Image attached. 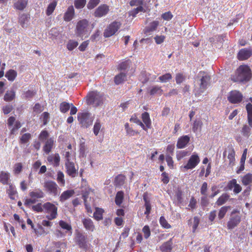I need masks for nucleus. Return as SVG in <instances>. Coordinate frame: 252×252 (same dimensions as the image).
I'll return each instance as SVG.
<instances>
[{"mask_svg": "<svg viewBox=\"0 0 252 252\" xmlns=\"http://www.w3.org/2000/svg\"><path fill=\"white\" fill-rule=\"evenodd\" d=\"M86 103L88 105L97 107L102 105L106 100L104 94L97 91L89 92L86 97Z\"/></svg>", "mask_w": 252, "mask_h": 252, "instance_id": "f257e3e1", "label": "nucleus"}, {"mask_svg": "<svg viewBox=\"0 0 252 252\" xmlns=\"http://www.w3.org/2000/svg\"><path fill=\"white\" fill-rule=\"evenodd\" d=\"M211 77L207 73L200 71L198 74L195 81L199 85L198 90L195 93V95H200L204 93L210 84Z\"/></svg>", "mask_w": 252, "mask_h": 252, "instance_id": "f03ea898", "label": "nucleus"}, {"mask_svg": "<svg viewBox=\"0 0 252 252\" xmlns=\"http://www.w3.org/2000/svg\"><path fill=\"white\" fill-rule=\"evenodd\" d=\"M251 76L250 68L247 65H241L237 70V78L235 81H248Z\"/></svg>", "mask_w": 252, "mask_h": 252, "instance_id": "7ed1b4c3", "label": "nucleus"}, {"mask_svg": "<svg viewBox=\"0 0 252 252\" xmlns=\"http://www.w3.org/2000/svg\"><path fill=\"white\" fill-rule=\"evenodd\" d=\"M89 21L85 19L79 20L76 24L75 28V34L77 36L83 37L88 34L89 27Z\"/></svg>", "mask_w": 252, "mask_h": 252, "instance_id": "20e7f679", "label": "nucleus"}, {"mask_svg": "<svg viewBox=\"0 0 252 252\" xmlns=\"http://www.w3.org/2000/svg\"><path fill=\"white\" fill-rule=\"evenodd\" d=\"M43 207L44 209L43 212L49 214L46 216V218L49 220H52L57 218L58 208L55 205L47 202L43 204Z\"/></svg>", "mask_w": 252, "mask_h": 252, "instance_id": "39448f33", "label": "nucleus"}, {"mask_svg": "<svg viewBox=\"0 0 252 252\" xmlns=\"http://www.w3.org/2000/svg\"><path fill=\"white\" fill-rule=\"evenodd\" d=\"M77 118L81 126L86 128L91 126L93 122V118L89 112L78 113Z\"/></svg>", "mask_w": 252, "mask_h": 252, "instance_id": "423d86ee", "label": "nucleus"}, {"mask_svg": "<svg viewBox=\"0 0 252 252\" xmlns=\"http://www.w3.org/2000/svg\"><path fill=\"white\" fill-rule=\"evenodd\" d=\"M75 242L80 248L83 249L86 252L88 250L89 243L87 236L80 232L77 233Z\"/></svg>", "mask_w": 252, "mask_h": 252, "instance_id": "0eeeda50", "label": "nucleus"}, {"mask_svg": "<svg viewBox=\"0 0 252 252\" xmlns=\"http://www.w3.org/2000/svg\"><path fill=\"white\" fill-rule=\"evenodd\" d=\"M43 187L49 194L53 196H57L58 194L59 188L55 182L53 181H45L44 183Z\"/></svg>", "mask_w": 252, "mask_h": 252, "instance_id": "6e6552de", "label": "nucleus"}, {"mask_svg": "<svg viewBox=\"0 0 252 252\" xmlns=\"http://www.w3.org/2000/svg\"><path fill=\"white\" fill-rule=\"evenodd\" d=\"M238 211L237 210H233L231 214V218L227 223V227L229 229H232L236 227L241 221V217L238 215H236Z\"/></svg>", "mask_w": 252, "mask_h": 252, "instance_id": "1a4fd4ad", "label": "nucleus"}, {"mask_svg": "<svg viewBox=\"0 0 252 252\" xmlns=\"http://www.w3.org/2000/svg\"><path fill=\"white\" fill-rule=\"evenodd\" d=\"M65 167L67 174L72 177L75 178L77 176L78 174V168H76L75 164L72 161H65Z\"/></svg>", "mask_w": 252, "mask_h": 252, "instance_id": "9d476101", "label": "nucleus"}, {"mask_svg": "<svg viewBox=\"0 0 252 252\" xmlns=\"http://www.w3.org/2000/svg\"><path fill=\"white\" fill-rule=\"evenodd\" d=\"M242 98V94L236 90L231 91L227 97L228 100L232 103H239L241 101Z\"/></svg>", "mask_w": 252, "mask_h": 252, "instance_id": "9b49d317", "label": "nucleus"}, {"mask_svg": "<svg viewBox=\"0 0 252 252\" xmlns=\"http://www.w3.org/2000/svg\"><path fill=\"white\" fill-rule=\"evenodd\" d=\"M200 159L197 154H193L189 158L188 163L184 166V168L187 169H191L194 168L199 162Z\"/></svg>", "mask_w": 252, "mask_h": 252, "instance_id": "f8f14e48", "label": "nucleus"}, {"mask_svg": "<svg viewBox=\"0 0 252 252\" xmlns=\"http://www.w3.org/2000/svg\"><path fill=\"white\" fill-rule=\"evenodd\" d=\"M109 10V6L106 4H101L95 9L94 15L95 17H101L105 15L108 12Z\"/></svg>", "mask_w": 252, "mask_h": 252, "instance_id": "ddd939ff", "label": "nucleus"}, {"mask_svg": "<svg viewBox=\"0 0 252 252\" xmlns=\"http://www.w3.org/2000/svg\"><path fill=\"white\" fill-rule=\"evenodd\" d=\"M74 8L72 5H70L68 7L66 11L64 13L63 20L65 22H69L74 18Z\"/></svg>", "mask_w": 252, "mask_h": 252, "instance_id": "4468645a", "label": "nucleus"}, {"mask_svg": "<svg viewBox=\"0 0 252 252\" xmlns=\"http://www.w3.org/2000/svg\"><path fill=\"white\" fill-rule=\"evenodd\" d=\"M252 55V51L248 49H242L238 54V59L239 60H245L248 59Z\"/></svg>", "mask_w": 252, "mask_h": 252, "instance_id": "2eb2a0df", "label": "nucleus"}, {"mask_svg": "<svg viewBox=\"0 0 252 252\" xmlns=\"http://www.w3.org/2000/svg\"><path fill=\"white\" fill-rule=\"evenodd\" d=\"M54 138L51 137L48 138L45 142V144L43 147V151L46 154H49L53 149L54 145Z\"/></svg>", "mask_w": 252, "mask_h": 252, "instance_id": "dca6fc26", "label": "nucleus"}, {"mask_svg": "<svg viewBox=\"0 0 252 252\" xmlns=\"http://www.w3.org/2000/svg\"><path fill=\"white\" fill-rule=\"evenodd\" d=\"M29 196L31 198H33L35 200L42 198L45 196V193L40 189H35L29 192Z\"/></svg>", "mask_w": 252, "mask_h": 252, "instance_id": "f3484780", "label": "nucleus"}, {"mask_svg": "<svg viewBox=\"0 0 252 252\" xmlns=\"http://www.w3.org/2000/svg\"><path fill=\"white\" fill-rule=\"evenodd\" d=\"M190 141V138L188 135H185L180 137L177 143V147L178 149L185 148Z\"/></svg>", "mask_w": 252, "mask_h": 252, "instance_id": "a211bd4d", "label": "nucleus"}, {"mask_svg": "<svg viewBox=\"0 0 252 252\" xmlns=\"http://www.w3.org/2000/svg\"><path fill=\"white\" fill-rule=\"evenodd\" d=\"M83 226L87 230L93 232L95 229V226L93 220L90 218H85L82 220Z\"/></svg>", "mask_w": 252, "mask_h": 252, "instance_id": "6ab92c4d", "label": "nucleus"}, {"mask_svg": "<svg viewBox=\"0 0 252 252\" xmlns=\"http://www.w3.org/2000/svg\"><path fill=\"white\" fill-rule=\"evenodd\" d=\"M8 185L9 187L6 189V193L11 199L14 200L15 199L16 195L17 193L15 187L10 183Z\"/></svg>", "mask_w": 252, "mask_h": 252, "instance_id": "aec40b11", "label": "nucleus"}, {"mask_svg": "<svg viewBox=\"0 0 252 252\" xmlns=\"http://www.w3.org/2000/svg\"><path fill=\"white\" fill-rule=\"evenodd\" d=\"M48 161L51 163L54 166L57 167L60 164V157L59 154L57 153L54 155L50 156L47 158Z\"/></svg>", "mask_w": 252, "mask_h": 252, "instance_id": "412c9836", "label": "nucleus"}, {"mask_svg": "<svg viewBox=\"0 0 252 252\" xmlns=\"http://www.w3.org/2000/svg\"><path fill=\"white\" fill-rule=\"evenodd\" d=\"M126 179V178L124 175L122 174L118 175L115 178L114 182V186L116 188H120L125 184Z\"/></svg>", "mask_w": 252, "mask_h": 252, "instance_id": "4be33fe9", "label": "nucleus"}, {"mask_svg": "<svg viewBox=\"0 0 252 252\" xmlns=\"http://www.w3.org/2000/svg\"><path fill=\"white\" fill-rule=\"evenodd\" d=\"M124 199V192L121 190L117 192L115 198V203L119 207H122V203Z\"/></svg>", "mask_w": 252, "mask_h": 252, "instance_id": "5701e85b", "label": "nucleus"}, {"mask_svg": "<svg viewBox=\"0 0 252 252\" xmlns=\"http://www.w3.org/2000/svg\"><path fill=\"white\" fill-rule=\"evenodd\" d=\"M75 192L73 189L67 190L63 191L60 197V200L63 202L73 195Z\"/></svg>", "mask_w": 252, "mask_h": 252, "instance_id": "b1692460", "label": "nucleus"}, {"mask_svg": "<svg viewBox=\"0 0 252 252\" xmlns=\"http://www.w3.org/2000/svg\"><path fill=\"white\" fill-rule=\"evenodd\" d=\"M126 80V74L124 72H121L114 78V82L116 85L123 83Z\"/></svg>", "mask_w": 252, "mask_h": 252, "instance_id": "393cba45", "label": "nucleus"}, {"mask_svg": "<svg viewBox=\"0 0 252 252\" xmlns=\"http://www.w3.org/2000/svg\"><path fill=\"white\" fill-rule=\"evenodd\" d=\"M10 179L9 173L4 171H1L0 173V182L4 185H8Z\"/></svg>", "mask_w": 252, "mask_h": 252, "instance_id": "a878e982", "label": "nucleus"}, {"mask_svg": "<svg viewBox=\"0 0 252 252\" xmlns=\"http://www.w3.org/2000/svg\"><path fill=\"white\" fill-rule=\"evenodd\" d=\"M242 183L244 186H252V174L248 173L242 177Z\"/></svg>", "mask_w": 252, "mask_h": 252, "instance_id": "bb28decb", "label": "nucleus"}, {"mask_svg": "<svg viewBox=\"0 0 252 252\" xmlns=\"http://www.w3.org/2000/svg\"><path fill=\"white\" fill-rule=\"evenodd\" d=\"M95 211L94 213L93 217L96 220H100L103 219V214L104 210L102 208L96 207Z\"/></svg>", "mask_w": 252, "mask_h": 252, "instance_id": "cd10ccee", "label": "nucleus"}, {"mask_svg": "<svg viewBox=\"0 0 252 252\" xmlns=\"http://www.w3.org/2000/svg\"><path fill=\"white\" fill-rule=\"evenodd\" d=\"M172 242L170 240L166 242L163 243L160 247V250L162 252H171L172 250Z\"/></svg>", "mask_w": 252, "mask_h": 252, "instance_id": "c85d7f7f", "label": "nucleus"}, {"mask_svg": "<svg viewBox=\"0 0 252 252\" xmlns=\"http://www.w3.org/2000/svg\"><path fill=\"white\" fill-rule=\"evenodd\" d=\"M28 0H18L14 4V7L20 10H23L27 6Z\"/></svg>", "mask_w": 252, "mask_h": 252, "instance_id": "c756f323", "label": "nucleus"}, {"mask_svg": "<svg viewBox=\"0 0 252 252\" xmlns=\"http://www.w3.org/2000/svg\"><path fill=\"white\" fill-rule=\"evenodd\" d=\"M246 107L248 113V124L252 127V104L249 103Z\"/></svg>", "mask_w": 252, "mask_h": 252, "instance_id": "7c9ffc66", "label": "nucleus"}, {"mask_svg": "<svg viewBox=\"0 0 252 252\" xmlns=\"http://www.w3.org/2000/svg\"><path fill=\"white\" fill-rule=\"evenodd\" d=\"M142 118L143 122L146 125L145 127L147 130V128H150L151 126V120L149 113L146 112L143 113L142 115Z\"/></svg>", "mask_w": 252, "mask_h": 252, "instance_id": "2f4dec72", "label": "nucleus"}, {"mask_svg": "<svg viewBox=\"0 0 252 252\" xmlns=\"http://www.w3.org/2000/svg\"><path fill=\"white\" fill-rule=\"evenodd\" d=\"M32 138V134L30 133L23 134L19 139V143L25 144L28 143Z\"/></svg>", "mask_w": 252, "mask_h": 252, "instance_id": "473e14b6", "label": "nucleus"}, {"mask_svg": "<svg viewBox=\"0 0 252 252\" xmlns=\"http://www.w3.org/2000/svg\"><path fill=\"white\" fill-rule=\"evenodd\" d=\"M15 97V92L13 90L8 91L4 96V100L5 101H11Z\"/></svg>", "mask_w": 252, "mask_h": 252, "instance_id": "72a5a7b5", "label": "nucleus"}, {"mask_svg": "<svg viewBox=\"0 0 252 252\" xmlns=\"http://www.w3.org/2000/svg\"><path fill=\"white\" fill-rule=\"evenodd\" d=\"M57 5V2L56 1H53L48 5L46 10V14L47 16H50L53 13Z\"/></svg>", "mask_w": 252, "mask_h": 252, "instance_id": "f704fd0d", "label": "nucleus"}, {"mask_svg": "<svg viewBox=\"0 0 252 252\" xmlns=\"http://www.w3.org/2000/svg\"><path fill=\"white\" fill-rule=\"evenodd\" d=\"M17 75V73L15 70L10 69L6 73L5 76L9 81H13L16 78Z\"/></svg>", "mask_w": 252, "mask_h": 252, "instance_id": "c9c22d12", "label": "nucleus"}, {"mask_svg": "<svg viewBox=\"0 0 252 252\" xmlns=\"http://www.w3.org/2000/svg\"><path fill=\"white\" fill-rule=\"evenodd\" d=\"M229 198V195L226 193H223L218 198L216 203L218 206H221L224 204L228 200Z\"/></svg>", "mask_w": 252, "mask_h": 252, "instance_id": "e433bc0d", "label": "nucleus"}, {"mask_svg": "<svg viewBox=\"0 0 252 252\" xmlns=\"http://www.w3.org/2000/svg\"><path fill=\"white\" fill-rule=\"evenodd\" d=\"M70 108V104L65 101L62 102L60 105V110L63 113H66Z\"/></svg>", "mask_w": 252, "mask_h": 252, "instance_id": "4c0bfd02", "label": "nucleus"}, {"mask_svg": "<svg viewBox=\"0 0 252 252\" xmlns=\"http://www.w3.org/2000/svg\"><path fill=\"white\" fill-rule=\"evenodd\" d=\"M59 224L62 229L70 231L71 233H72V227L70 224L67 223L66 222L63 220H60L59 222Z\"/></svg>", "mask_w": 252, "mask_h": 252, "instance_id": "58836bf2", "label": "nucleus"}, {"mask_svg": "<svg viewBox=\"0 0 252 252\" xmlns=\"http://www.w3.org/2000/svg\"><path fill=\"white\" fill-rule=\"evenodd\" d=\"M250 126H248L247 125H245L243 126L242 130L241 133L245 137H248L251 134V128H250Z\"/></svg>", "mask_w": 252, "mask_h": 252, "instance_id": "ea45409f", "label": "nucleus"}, {"mask_svg": "<svg viewBox=\"0 0 252 252\" xmlns=\"http://www.w3.org/2000/svg\"><path fill=\"white\" fill-rule=\"evenodd\" d=\"M86 4V0H75L74 4L75 7L77 9L83 8Z\"/></svg>", "mask_w": 252, "mask_h": 252, "instance_id": "a19ab883", "label": "nucleus"}, {"mask_svg": "<svg viewBox=\"0 0 252 252\" xmlns=\"http://www.w3.org/2000/svg\"><path fill=\"white\" fill-rule=\"evenodd\" d=\"M230 206H223L219 210L218 214V218L221 220L224 217L227 211L230 209Z\"/></svg>", "mask_w": 252, "mask_h": 252, "instance_id": "79ce46f5", "label": "nucleus"}, {"mask_svg": "<svg viewBox=\"0 0 252 252\" xmlns=\"http://www.w3.org/2000/svg\"><path fill=\"white\" fill-rule=\"evenodd\" d=\"M36 94V92L35 91H31L29 90L24 92L23 94V98L25 99L32 98Z\"/></svg>", "mask_w": 252, "mask_h": 252, "instance_id": "37998d69", "label": "nucleus"}, {"mask_svg": "<svg viewBox=\"0 0 252 252\" xmlns=\"http://www.w3.org/2000/svg\"><path fill=\"white\" fill-rule=\"evenodd\" d=\"M78 45L77 41L73 40H69L67 44L66 48L69 51H72Z\"/></svg>", "mask_w": 252, "mask_h": 252, "instance_id": "c03bdc74", "label": "nucleus"}, {"mask_svg": "<svg viewBox=\"0 0 252 252\" xmlns=\"http://www.w3.org/2000/svg\"><path fill=\"white\" fill-rule=\"evenodd\" d=\"M143 199L145 201V207L146 208V211L145 214L148 216L150 213L151 210V206L150 201L148 200L145 195H144Z\"/></svg>", "mask_w": 252, "mask_h": 252, "instance_id": "a18cd8bd", "label": "nucleus"}, {"mask_svg": "<svg viewBox=\"0 0 252 252\" xmlns=\"http://www.w3.org/2000/svg\"><path fill=\"white\" fill-rule=\"evenodd\" d=\"M29 18L30 16L29 15L23 14L21 15L19 17V23L22 26V27H24L26 22L28 21Z\"/></svg>", "mask_w": 252, "mask_h": 252, "instance_id": "49530a36", "label": "nucleus"}, {"mask_svg": "<svg viewBox=\"0 0 252 252\" xmlns=\"http://www.w3.org/2000/svg\"><path fill=\"white\" fill-rule=\"evenodd\" d=\"M121 26V24L119 22H114L111 24V35L115 33Z\"/></svg>", "mask_w": 252, "mask_h": 252, "instance_id": "de8ad7c7", "label": "nucleus"}, {"mask_svg": "<svg viewBox=\"0 0 252 252\" xmlns=\"http://www.w3.org/2000/svg\"><path fill=\"white\" fill-rule=\"evenodd\" d=\"M23 165L22 163H16L14 165L13 173L15 175L20 174L22 171Z\"/></svg>", "mask_w": 252, "mask_h": 252, "instance_id": "09e8293b", "label": "nucleus"}, {"mask_svg": "<svg viewBox=\"0 0 252 252\" xmlns=\"http://www.w3.org/2000/svg\"><path fill=\"white\" fill-rule=\"evenodd\" d=\"M100 2V0H89L87 7L89 9H93Z\"/></svg>", "mask_w": 252, "mask_h": 252, "instance_id": "8fccbe9b", "label": "nucleus"}, {"mask_svg": "<svg viewBox=\"0 0 252 252\" xmlns=\"http://www.w3.org/2000/svg\"><path fill=\"white\" fill-rule=\"evenodd\" d=\"M33 229L37 236L42 235L43 234L48 233L47 232H45L44 228L41 225H38L37 229L34 228Z\"/></svg>", "mask_w": 252, "mask_h": 252, "instance_id": "3c124183", "label": "nucleus"}, {"mask_svg": "<svg viewBox=\"0 0 252 252\" xmlns=\"http://www.w3.org/2000/svg\"><path fill=\"white\" fill-rule=\"evenodd\" d=\"M57 180L62 186H64L65 180L64 179V174L62 171H59L58 172Z\"/></svg>", "mask_w": 252, "mask_h": 252, "instance_id": "603ef678", "label": "nucleus"}, {"mask_svg": "<svg viewBox=\"0 0 252 252\" xmlns=\"http://www.w3.org/2000/svg\"><path fill=\"white\" fill-rule=\"evenodd\" d=\"M162 90L161 88L158 86L153 87L150 91L151 95H154L155 94H162Z\"/></svg>", "mask_w": 252, "mask_h": 252, "instance_id": "864d4df0", "label": "nucleus"}, {"mask_svg": "<svg viewBox=\"0 0 252 252\" xmlns=\"http://www.w3.org/2000/svg\"><path fill=\"white\" fill-rule=\"evenodd\" d=\"M49 134L46 130H43L40 133L38 136V138L40 141H43L47 139V138L49 137Z\"/></svg>", "mask_w": 252, "mask_h": 252, "instance_id": "5fc2aeb1", "label": "nucleus"}, {"mask_svg": "<svg viewBox=\"0 0 252 252\" xmlns=\"http://www.w3.org/2000/svg\"><path fill=\"white\" fill-rule=\"evenodd\" d=\"M158 25V22L154 21L152 22L150 25L147 28L146 32H152L155 31Z\"/></svg>", "mask_w": 252, "mask_h": 252, "instance_id": "6e6d98bb", "label": "nucleus"}, {"mask_svg": "<svg viewBox=\"0 0 252 252\" xmlns=\"http://www.w3.org/2000/svg\"><path fill=\"white\" fill-rule=\"evenodd\" d=\"M172 75L170 73H166L164 75L160 76L158 77V79L161 82L165 83L168 80L171 79Z\"/></svg>", "mask_w": 252, "mask_h": 252, "instance_id": "4d7b16f0", "label": "nucleus"}, {"mask_svg": "<svg viewBox=\"0 0 252 252\" xmlns=\"http://www.w3.org/2000/svg\"><path fill=\"white\" fill-rule=\"evenodd\" d=\"M32 210L38 213H41L44 211L43 205L41 203H39L35 205H33L32 206Z\"/></svg>", "mask_w": 252, "mask_h": 252, "instance_id": "13d9d810", "label": "nucleus"}, {"mask_svg": "<svg viewBox=\"0 0 252 252\" xmlns=\"http://www.w3.org/2000/svg\"><path fill=\"white\" fill-rule=\"evenodd\" d=\"M142 232L144 233V236L145 239H148L151 235V231L148 225H145L142 229Z\"/></svg>", "mask_w": 252, "mask_h": 252, "instance_id": "bf43d9fd", "label": "nucleus"}, {"mask_svg": "<svg viewBox=\"0 0 252 252\" xmlns=\"http://www.w3.org/2000/svg\"><path fill=\"white\" fill-rule=\"evenodd\" d=\"M186 79L185 76L182 73H177L176 75L175 80L177 84H181Z\"/></svg>", "mask_w": 252, "mask_h": 252, "instance_id": "052dcab7", "label": "nucleus"}, {"mask_svg": "<svg viewBox=\"0 0 252 252\" xmlns=\"http://www.w3.org/2000/svg\"><path fill=\"white\" fill-rule=\"evenodd\" d=\"M128 61H125L120 63L117 67L119 70H125L128 67Z\"/></svg>", "mask_w": 252, "mask_h": 252, "instance_id": "680f3d73", "label": "nucleus"}, {"mask_svg": "<svg viewBox=\"0 0 252 252\" xmlns=\"http://www.w3.org/2000/svg\"><path fill=\"white\" fill-rule=\"evenodd\" d=\"M202 125V123L199 121H195L193 125L192 126V130L193 132H195L197 131L198 129L199 128L200 129Z\"/></svg>", "mask_w": 252, "mask_h": 252, "instance_id": "e2e57ef3", "label": "nucleus"}, {"mask_svg": "<svg viewBox=\"0 0 252 252\" xmlns=\"http://www.w3.org/2000/svg\"><path fill=\"white\" fill-rule=\"evenodd\" d=\"M101 128V125L99 121H97L94 126L93 131L94 134L96 136L99 133Z\"/></svg>", "mask_w": 252, "mask_h": 252, "instance_id": "0e129e2a", "label": "nucleus"}, {"mask_svg": "<svg viewBox=\"0 0 252 252\" xmlns=\"http://www.w3.org/2000/svg\"><path fill=\"white\" fill-rule=\"evenodd\" d=\"M13 107L11 105H6L2 107V111L5 115H7L10 113L13 110Z\"/></svg>", "mask_w": 252, "mask_h": 252, "instance_id": "69168bd1", "label": "nucleus"}, {"mask_svg": "<svg viewBox=\"0 0 252 252\" xmlns=\"http://www.w3.org/2000/svg\"><path fill=\"white\" fill-rule=\"evenodd\" d=\"M159 222L160 224L164 228H169L170 227V225L166 220L165 219V218L163 217H161L159 219Z\"/></svg>", "mask_w": 252, "mask_h": 252, "instance_id": "338daca9", "label": "nucleus"}, {"mask_svg": "<svg viewBox=\"0 0 252 252\" xmlns=\"http://www.w3.org/2000/svg\"><path fill=\"white\" fill-rule=\"evenodd\" d=\"M36 201L37 200H35L33 198H27L24 201V205L28 207L32 204L35 203Z\"/></svg>", "mask_w": 252, "mask_h": 252, "instance_id": "774afa93", "label": "nucleus"}]
</instances>
